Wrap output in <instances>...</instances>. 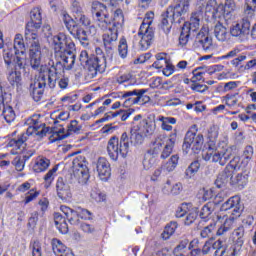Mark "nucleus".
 <instances>
[{
	"mask_svg": "<svg viewBox=\"0 0 256 256\" xmlns=\"http://www.w3.org/2000/svg\"><path fill=\"white\" fill-rule=\"evenodd\" d=\"M91 11L99 29L106 31L103 34L104 46L106 49H113L117 43V39H119V32L123 29L125 23L123 11L121 9L115 10L111 18L107 6L99 1L92 3Z\"/></svg>",
	"mask_w": 256,
	"mask_h": 256,
	"instance_id": "obj_1",
	"label": "nucleus"
},
{
	"mask_svg": "<svg viewBox=\"0 0 256 256\" xmlns=\"http://www.w3.org/2000/svg\"><path fill=\"white\" fill-rule=\"evenodd\" d=\"M63 69H65V64L58 61L48 69V74L40 72L39 75L35 76L34 80L30 83V93L34 101H41L47 83L50 89H53L57 82L60 89H67L69 87V78L61 77Z\"/></svg>",
	"mask_w": 256,
	"mask_h": 256,
	"instance_id": "obj_2",
	"label": "nucleus"
},
{
	"mask_svg": "<svg viewBox=\"0 0 256 256\" xmlns=\"http://www.w3.org/2000/svg\"><path fill=\"white\" fill-rule=\"evenodd\" d=\"M26 125H28L26 133L10 139L7 143V147H11L13 149V155H19V153H22L24 161H29V159L35 155V151L25 150V141H27L31 135L36 137H43L44 135H47V128H45V123L41 122V116L39 114H34L28 118L26 120Z\"/></svg>",
	"mask_w": 256,
	"mask_h": 256,
	"instance_id": "obj_3",
	"label": "nucleus"
},
{
	"mask_svg": "<svg viewBox=\"0 0 256 256\" xmlns=\"http://www.w3.org/2000/svg\"><path fill=\"white\" fill-rule=\"evenodd\" d=\"M219 137V127L212 126L208 130V148L203 152L202 157L204 161L211 163H219L222 167L227 165L229 159L233 156V148L229 146L227 140H222L215 145V140Z\"/></svg>",
	"mask_w": 256,
	"mask_h": 256,
	"instance_id": "obj_4",
	"label": "nucleus"
},
{
	"mask_svg": "<svg viewBox=\"0 0 256 256\" xmlns=\"http://www.w3.org/2000/svg\"><path fill=\"white\" fill-rule=\"evenodd\" d=\"M145 139L143 134L138 132L135 128H131L130 136L127 132H124L120 140L117 137H111L107 144V153L112 161H117L119 157L125 159L129 155V143L137 147V145H143Z\"/></svg>",
	"mask_w": 256,
	"mask_h": 256,
	"instance_id": "obj_5",
	"label": "nucleus"
},
{
	"mask_svg": "<svg viewBox=\"0 0 256 256\" xmlns=\"http://www.w3.org/2000/svg\"><path fill=\"white\" fill-rule=\"evenodd\" d=\"M31 22L26 25L25 39L29 45V59L32 69H39L43 61V53L41 52V44L37 33L31 31V27L41 25V9L34 8L30 12Z\"/></svg>",
	"mask_w": 256,
	"mask_h": 256,
	"instance_id": "obj_6",
	"label": "nucleus"
},
{
	"mask_svg": "<svg viewBox=\"0 0 256 256\" xmlns=\"http://www.w3.org/2000/svg\"><path fill=\"white\" fill-rule=\"evenodd\" d=\"M50 45L54 50L55 56L62 59L64 69L71 71L75 65V42H73V39L61 32L51 38Z\"/></svg>",
	"mask_w": 256,
	"mask_h": 256,
	"instance_id": "obj_7",
	"label": "nucleus"
},
{
	"mask_svg": "<svg viewBox=\"0 0 256 256\" xmlns=\"http://www.w3.org/2000/svg\"><path fill=\"white\" fill-rule=\"evenodd\" d=\"M96 56L89 58L87 50H82L79 56L80 65L86 67L88 79H95L97 73H105L107 69V58L100 48L96 49Z\"/></svg>",
	"mask_w": 256,
	"mask_h": 256,
	"instance_id": "obj_8",
	"label": "nucleus"
},
{
	"mask_svg": "<svg viewBox=\"0 0 256 256\" xmlns=\"http://www.w3.org/2000/svg\"><path fill=\"white\" fill-rule=\"evenodd\" d=\"M72 179H76L80 185H85L89 181V168H87V162L85 157L77 156L72 161Z\"/></svg>",
	"mask_w": 256,
	"mask_h": 256,
	"instance_id": "obj_9",
	"label": "nucleus"
},
{
	"mask_svg": "<svg viewBox=\"0 0 256 256\" xmlns=\"http://www.w3.org/2000/svg\"><path fill=\"white\" fill-rule=\"evenodd\" d=\"M62 21L69 33H71L75 39H78L83 47H87V45H89L87 31L79 28V26H77V22H75V20H73L69 14H63Z\"/></svg>",
	"mask_w": 256,
	"mask_h": 256,
	"instance_id": "obj_10",
	"label": "nucleus"
},
{
	"mask_svg": "<svg viewBox=\"0 0 256 256\" xmlns=\"http://www.w3.org/2000/svg\"><path fill=\"white\" fill-rule=\"evenodd\" d=\"M237 11V3H235V0H225L224 4L216 5L213 11V17L214 19H220V21H226L229 22L232 19H234L235 13Z\"/></svg>",
	"mask_w": 256,
	"mask_h": 256,
	"instance_id": "obj_11",
	"label": "nucleus"
},
{
	"mask_svg": "<svg viewBox=\"0 0 256 256\" xmlns=\"http://www.w3.org/2000/svg\"><path fill=\"white\" fill-rule=\"evenodd\" d=\"M241 204L238 205L236 208L234 207L232 210L228 211L227 214H220L217 216L218 221H221V219H225L222 226H220L217 230V235H225L227 231L230 229H233V225L235 224V221L241 217Z\"/></svg>",
	"mask_w": 256,
	"mask_h": 256,
	"instance_id": "obj_12",
	"label": "nucleus"
},
{
	"mask_svg": "<svg viewBox=\"0 0 256 256\" xmlns=\"http://www.w3.org/2000/svg\"><path fill=\"white\" fill-rule=\"evenodd\" d=\"M175 141H177V132H174L169 135L168 138H157L154 144V153H161V159H167L171 153H173V147H175Z\"/></svg>",
	"mask_w": 256,
	"mask_h": 256,
	"instance_id": "obj_13",
	"label": "nucleus"
},
{
	"mask_svg": "<svg viewBox=\"0 0 256 256\" xmlns=\"http://www.w3.org/2000/svg\"><path fill=\"white\" fill-rule=\"evenodd\" d=\"M80 131L81 126H79V122L77 120H72L68 125L67 131H65V128L54 130L49 136V140L51 143H55V141H63V139H67L71 133H79Z\"/></svg>",
	"mask_w": 256,
	"mask_h": 256,
	"instance_id": "obj_14",
	"label": "nucleus"
},
{
	"mask_svg": "<svg viewBox=\"0 0 256 256\" xmlns=\"http://www.w3.org/2000/svg\"><path fill=\"white\" fill-rule=\"evenodd\" d=\"M138 37L140 38L139 45L141 51H147V49L153 44V40L155 39V31L151 26H140Z\"/></svg>",
	"mask_w": 256,
	"mask_h": 256,
	"instance_id": "obj_15",
	"label": "nucleus"
},
{
	"mask_svg": "<svg viewBox=\"0 0 256 256\" xmlns=\"http://www.w3.org/2000/svg\"><path fill=\"white\" fill-rule=\"evenodd\" d=\"M204 138L202 134H196L191 131L186 133L183 149L187 151L188 149H192V151H201L203 147Z\"/></svg>",
	"mask_w": 256,
	"mask_h": 256,
	"instance_id": "obj_16",
	"label": "nucleus"
},
{
	"mask_svg": "<svg viewBox=\"0 0 256 256\" xmlns=\"http://www.w3.org/2000/svg\"><path fill=\"white\" fill-rule=\"evenodd\" d=\"M12 49H14V53L16 55V65L21 69V67H23V63H25V53L27 52L23 35H15Z\"/></svg>",
	"mask_w": 256,
	"mask_h": 256,
	"instance_id": "obj_17",
	"label": "nucleus"
},
{
	"mask_svg": "<svg viewBox=\"0 0 256 256\" xmlns=\"http://www.w3.org/2000/svg\"><path fill=\"white\" fill-rule=\"evenodd\" d=\"M133 128H135L138 133L144 135L147 138L151 137V135L155 133V129H157V124H155V118L149 116L140 121L137 125L133 126Z\"/></svg>",
	"mask_w": 256,
	"mask_h": 256,
	"instance_id": "obj_18",
	"label": "nucleus"
},
{
	"mask_svg": "<svg viewBox=\"0 0 256 256\" xmlns=\"http://www.w3.org/2000/svg\"><path fill=\"white\" fill-rule=\"evenodd\" d=\"M168 15L179 19L189 13V0H177L167 8Z\"/></svg>",
	"mask_w": 256,
	"mask_h": 256,
	"instance_id": "obj_19",
	"label": "nucleus"
},
{
	"mask_svg": "<svg viewBox=\"0 0 256 256\" xmlns=\"http://www.w3.org/2000/svg\"><path fill=\"white\" fill-rule=\"evenodd\" d=\"M251 31V22L249 19L243 18L240 22L233 24L230 27V35L232 37H239V39H243V37H247L249 32Z\"/></svg>",
	"mask_w": 256,
	"mask_h": 256,
	"instance_id": "obj_20",
	"label": "nucleus"
},
{
	"mask_svg": "<svg viewBox=\"0 0 256 256\" xmlns=\"http://www.w3.org/2000/svg\"><path fill=\"white\" fill-rule=\"evenodd\" d=\"M213 249H215L214 256H235L239 255V251H241V246H225L223 241L217 240L213 244Z\"/></svg>",
	"mask_w": 256,
	"mask_h": 256,
	"instance_id": "obj_21",
	"label": "nucleus"
},
{
	"mask_svg": "<svg viewBox=\"0 0 256 256\" xmlns=\"http://www.w3.org/2000/svg\"><path fill=\"white\" fill-rule=\"evenodd\" d=\"M96 171L101 181H107L111 177V164L106 158H99L96 162Z\"/></svg>",
	"mask_w": 256,
	"mask_h": 256,
	"instance_id": "obj_22",
	"label": "nucleus"
},
{
	"mask_svg": "<svg viewBox=\"0 0 256 256\" xmlns=\"http://www.w3.org/2000/svg\"><path fill=\"white\" fill-rule=\"evenodd\" d=\"M196 39L202 45L204 51H211L213 49V39L209 36V27L203 26Z\"/></svg>",
	"mask_w": 256,
	"mask_h": 256,
	"instance_id": "obj_23",
	"label": "nucleus"
},
{
	"mask_svg": "<svg viewBox=\"0 0 256 256\" xmlns=\"http://www.w3.org/2000/svg\"><path fill=\"white\" fill-rule=\"evenodd\" d=\"M203 19V10H198L192 13L189 22H186L183 27H187L188 31L195 33L201 27Z\"/></svg>",
	"mask_w": 256,
	"mask_h": 256,
	"instance_id": "obj_24",
	"label": "nucleus"
},
{
	"mask_svg": "<svg viewBox=\"0 0 256 256\" xmlns=\"http://www.w3.org/2000/svg\"><path fill=\"white\" fill-rule=\"evenodd\" d=\"M52 251L56 256H75L73 251L65 246L59 239L52 240Z\"/></svg>",
	"mask_w": 256,
	"mask_h": 256,
	"instance_id": "obj_25",
	"label": "nucleus"
},
{
	"mask_svg": "<svg viewBox=\"0 0 256 256\" xmlns=\"http://www.w3.org/2000/svg\"><path fill=\"white\" fill-rule=\"evenodd\" d=\"M56 191L59 199H62V201L71 199V188L69 187V184L63 181V178H58L56 183Z\"/></svg>",
	"mask_w": 256,
	"mask_h": 256,
	"instance_id": "obj_26",
	"label": "nucleus"
},
{
	"mask_svg": "<svg viewBox=\"0 0 256 256\" xmlns=\"http://www.w3.org/2000/svg\"><path fill=\"white\" fill-rule=\"evenodd\" d=\"M135 113L134 109H127V110H118L116 112H107L104 115L103 121H110V119H115V117H120L121 121H127L132 114Z\"/></svg>",
	"mask_w": 256,
	"mask_h": 256,
	"instance_id": "obj_27",
	"label": "nucleus"
},
{
	"mask_svg": "<svg viewBox=\"0 0 256 256\" xmlns=\"http://www.w3.org/2000/svg\"><path fill=\"white\" fill-rule=\"evenodd\" d=\"M49 165H51V160L43 156H39L34 160L32 169L34 173H43L49 169Z\"/></svg>",
	"mask_w": 256,
	"mask_h": 256,
	"instance_id": "obj_28",
	"label": "nucleus"
},
{
	"mask_svg": "<svg viewBox=\"0 0 256 256\" xmlns=\"http://www.w3.org/2000/svg\"><path fill=\"white\" fill-rule=\"evenodd\" d=\"M145 93H147V89H135L132 91L125 92L122 97L124 99H127V97H133V95H138V105H145V103H149V101H151V97L145 95Z\"/></svg>",
	"mask_w": 256,
	"mask_h": 256,
	"instance_id": "obj_29",
	"label": "nucleus"
},
{
	"mask_svg": "<svg viewBox=\"0 0 256 256\" xmlns=\"http://www.w3.org/2000/svg\"><path fill=\"white\" fill-rule=\"evenodd\" d=\"M233 178V170H229V168H225L217 177L215 181L216 187L221 189V187H225L227 183L231 184V179Z\"/></svg>",
	"mask_w": 256,
	"mask_h": 256,
	"instance_id": "obj_30",
	"label": "nucleus"
},
{
	"mask_svg": "<svg viewBox=\"0 0 256 256\" xmlns=\"http://www.w3.org/2000/svg\"><path fill=\"white\" fill-rule=\"evenodd\" d=\"M60 211H62L68 219L70 225H79V213H77V211L65 205L60 206Z\"/></svg>",
	"mask_w": 256,
	"mask_h": 256,
	"instance_id": "obj_31",
	"label": "nucleus"
},
{
	"mask_svg": "<svg viewBox=\"0 0 256 256\" xmlns=\"http://www.w3.org/2000/svg\"><path fill=\"white\" fill-rule=\"evenodd\" d=\"M157 121L160 123L162 131L171 132L173 131V125L177 123V118L160 115L157 117Z\"/></svg>",
	"mask_w": 256,
	"mask_h": 256,
	"instance_id": "obj_32",
	"label": "nucleus"
},
{
	"mask_svg": "<svg viewBox=\"0 0 256 256\" xmlns=\"http://www.w3.org/2000/svg\"><path fill=\"white\" fill-rule=\"evenodd\" d=\"M54 223L60 233L64 235L68 233L69 226L67 225V221L59 212L54 213Z\"/></svg>",
	"mask_w": 256,
	"mask_h": 256,
	"instance_id": "obj_33",
	"label": "nucleus"
},
{
	"mask_svg": "<svg viewBox=\"0 0 256 256\" xmlns=\"http://www.w3.org/2000/svg\"><path fill=\"white\" fill-rule=\"evenodd\" d=\"M241 205V198L239 196H232L226 202H224L221 207L220 211H231V209H235Z\"/></svg>",
	"mask_w": 256,
	"mask_h": 256,
	"instance_id": "obj_34",
	"label": "nucleus"
},
{
	"mask_svg": "<svg viewBox=\"0 0 256 256\" xmlns=\"http://www.w3.org/2000/svg\"><path fill=\"white\" fill-rule=\"evenodd\" d=\"M215 207H217L215 202H208L205 204L200 210V218L204 219V221L211 219V215L215 212Z\"/></svg>",
	"mask_w": 256,
	"mask_h": 256,
	"instance_id": "obj_35",
	"label": "nucleus"
},
{
	"mask_svg": "<svg viewBox=\"0 0 256 256\" xmlns=\"http://www.w3.org/2000/svg\"><path fill=\"white\" fill-rule=\"evenodd\" d=\"M214 35L218 41H227V37H229V33L227 32V28L223 26L221 23H217L214 27Z\"/></svg>",
	"mask_w": 256,
	"mask_h": 256,
	"instance_id": "obj_36",
	"label": "nucleus"
},
{
	"mask_svg": "<svg viewBox=\"0 0 256 256\" xmlns=\"http://www.w3.org/2000/svg\"><path fill=\"white\" fill-rule=\"evenodd\" d=\"M248 181H249V176L245 174L239 173V174H236L235 176H233L232 174L231 185H235L240 189H243L245 185H247Z\"/></svg>",
	"mask_w": 256,
	"mask_h": 256,
	"instance_id": "obj_37",
	"label": "nucleus"
},
{
	"mask_svg": "<svg viewBox=\"0 0 256 256\" xmlns=\"http://www.w3.org/2000/svg\"><path fill=\"white\" fill-rule=\"evenodd\" d=\"M189 239L185 238L179 242L178 245L173 249L174 256H185L187 251H189Z\"/></svg>",
	"mask_w": 256,
	"mask_h": 256,
	"instance_id": "obj_38",
	"label": "nucleus"
},
{
	"mask_svg": "<svg viewBox=\"0 0 256 256\" xmlns=\"http://www.w3.org/2000/svg\"><path fill=\"white\" fill-rule=\"evenodd\" d=\"M176 17L173 15L166 13L162 15V21H161V27L164 31V33H169L171 31V24L175 22Z\"/></svg>",
	"mask_w": 256,
	"mask_h": 256,
	"instance_id": "obj_39",
	"label": "nucleus"
},
{
	"mask_svg": "<svg viewBox=\"0 0 256 256\" xmlns=\"http://www.w3.org/2000/svg\"><path fill=\"white\" fill-rule=\"evenodd\" d=\"M2 117L6 121V123L11 124L13 123V121H15L17 115L15 114V110H13V107L9 105H3Z\"/></svg>",
	"mask_w": 256,
	"mask_h": 256,
	"instance_id": "obj_40",
	"label": "nucleus"
},
{
	"mask_svg": "<svg viewBox=\"0 0 256 256\" xmlns=\"http://www.w3.org/2000/svg\"><path fill=\"white\" fill-rule=\"evenodd\" d=\"M3 59L5 65H11V63H15L17 65V55H15V50L13 48L4 49Z\"/></svg>",
	"mask_w": 256,
	"mask_h": 256,
	"instance_id": "obj_41",
	"label": "nucleus"
},
{
	"mask_svg": "<svg viewBox=\"0 0 256 256\" xmlns=\"http://www.w3.org/2000/svg\"><path fill=\"white\" fill-rule=\"evenodd\" d=\"M7 81L11 86L20 83V81H23V77L21 76V72L17 70H9L7 72Z\"/></svg>",
	"mask_w": 256,
	"mask_h": 256,
	"instance_id": "obj_42",
	"label": "nucleus"
},
{
	"mask_svg": "<svg viewBox=\"0 0 256 256\" xmlns=\"http://www.w3.org/2000/svg\"><path fill=\"white\" fill-rule=\"evenodd\" d=\"M155 57L156 61L152 64V67L155 69H163V67H165L169 61L166 53H158Z\"/></svg>",
	"mask_w": 256,
	"mask_h": 256,
	"instance_id": "obj_43",
	"label": "nucleus"
},
{
	"mask_svg": "<svg viewBox=\"0 0 256 256\" xmlns=\"http://www.w3.org/2000/svg\"><path fill=\"white\" fill-rule=\"evenodd\" d=\"M175 231H177V222H170L165 228L162 233V239L164 241H167V239H171L172 235L175 234Z\"/></svg>",
	"mask_w": 256,
	"mask_h": 256,
	"instance_id": "obj_44",
	"label": "nucleus"
},
{
	"mask_svg": "<svg viewBox=\"0 0 256 256\" xmlns=\"http://www.w3.org/2000/svg\"><path fill=\"white\" fill-rule=\"evenodd\" d=\"M90 199H92L94 203H103V201H106L107 196L105 193L101 192V190L94 188L90 192Z\"/></svg>",
	"mask_w": 256,
	"mask_h": 256,
	"instance_id": "obj_45",
	"label": "nucleus"
},
{
	"mask_svg": "<svg viewBox=\"0 0 256 256\" xmlns=\"http://www.w3.org/2000/svg\"><path fill=\"white\" fill-rule=\"evenodd\" d=\"M232 237L235 241H237L238 247H241L244 243L243 237H245V228L243 226H240L234 229Z\"/></svg>",
	"mask_w": 256,
	"mask_h": 256,
	"instance_id": "obj_46",
	"label": "nucleus"
},
{
	"mask_svg": "<svg viewBox=\"0 0 256 256\" xmlns=\"http://www.w3.org/2000/svg\"><path fill=\"white\" fill-rule=\"evenodd\" d=\"M198 1V9L199 11H203L206 5V11H211V8L215 10V7H217V0H197Z\"/></svg>",
	"mask_w": 256,
	"mask_h": 256,
	"instance_id": "obj_47",
	"label": "nucleus"
},
{
	"mask_svg": "<svg viewBox=\"0 0 256 256\" xmlns=\"http://www.w3.org/2000/svg\"><path fill=\"white\" fill-rule=\"evenodd\" d=\"M223 103L228 107H236L239 103V94H227L226 96L222 97Z\"/></svg>",
	"mask_w": 256,
	"mask_h": 256,
	"instance_id": "obj_48",
	"label": "nucleus"
},
{
	"mask_svg": "<svg viewBox=\"0 0 256 256\" xmlns=\"http://www.w3.org/2000/svg\"><path fill=\"white\" fill-rule=\"evenodd\" d=\"M59 167L54 166L51 170L47 172V174L44 176V181H45V187H50L51 183L55 181V177L57 176V171Z\"/></svg>",
	"mask_w": 256,
	"mask_h": 256,
	"instance_id": "obj_49",
	"label": "nucleus"
},
{
	"mask_svg": "<svg viewBox=\"0 0 256 256\" xmlns=\"http://www.w3.org/2000/svg\"><path fill=\"white\" fill-rule=\"evenodd\" d=\"M177 165H179V156L172 155L168 162L164 165V169L168 171V173H171V171H175Z\"/></svg>",
	"mask_w": 256,
	"mask_h": 256,
	"instance_id": "obj_50",
	"label": "nucleus"
},
{
	"mask_svg": "<svg viewBox=\"0 0 256 256\" xmlns=\"http://www.w3.org/2000/svg\"><path fill=\"white\" fill-rule=\"evenodd\" d=\"M118 52L122 59H125L129 53V46L127 45V39L122 37L119 41Z\"/></svg>",
	"mask_w": 256,
	"mask_h": 256,
	"instance_id": "obj_51",
	"label": "nucleus"
},
{
	"mask_svg": "<svg viewBox=\"0 0 256 256\" xmlns=\"http://www.w3.org/2000/svg\"><path fill=\"white\" fill-rule=\"evenodd\" d=\"M41 193L35 189H31L25 194L24 199L22 200L23 205H29L32 201H35Z\"/></svg>",
	"mask_w": 256,
	"mask_h": 256,
	"instance_id": "obj_52",
	"label": "nucleus"
},
{
	"mask_svg": "<svg viewBox=\"0 0 256 256\" xmlns=\"http://www.w3.org/2000/svg\"><path fill=\"white\" fill-rule=\"evenodd\" d=\"M191 33H193V32H190L189 28H187V26L182 27V31H181V34L179 37V44L182 47H185V45H187V43H189V38L191 37Z\"/></svg>",
	"mask_w": 256,
	"mask_h": 256,
	"instance_id": "obj_53",
	"label": "nucleus"
},
{
	"mask_svg": "<svg viewBox=\"0 0 256 256\" xmlns=\"http://www.w3.org/2000/svg\"><path fill=\"white\" fill-rule=\"evenodd\" d=\"M199 167H201V164H199V161L192 162L185 171L186 177L188 179L195 177V174L199 171Z\"/></svg>",
	"mask_w": 256,
	"mask_h": 256,
	"instance_id": "obj_54",
	"label": "nucleus"
},
{
	"mask_svg": "<svg viewBox=\"0 0 256 256\" xmlns=\"http://www.w3.org/2000/svg\"><path fill=\"white\" fill-rule=\"evenodd\" d=\"M215 197V193H213L212 189L201 188L198 191V198L202 199V201H209V199H213Z\"/></svg>",
	"mask_w": 256,
	"mask_h": 256,
	"instance_id": "obj_55",
	"label": "nucleus"
},
{
	"mask_svg": "<svg viewBox=\"0 0 256 256\" xmlns=\"http://www.w3.org/2000/svg\"><path fill=\"white\" fill-rule=\"evenodd\" d=\"M197 213V207H193L192 205L189 211L186 213L187 216L184 221L185 225H191L192 223H194L195 219H197Z\"/></svg>",
	"mask_w": 256,
	"mask_h": 256,
	"instance_id": "obj_56",
	"label": "nucleus"
},
{
	"mask_svg": "<svg viewBox=\"0 0 256 256\" xmlns=\"http://www.w3.org/2000/svg\"><path fill=\"white\" fill-rule=\"evenodd\" d=\"M256 0H251V4H246L244 15L246 19H252L255 16Z\"/></svg>",
	"mask_w": 256,
	"mask_h": 256,
	"instance_id": "obj_57",
	"label": "nucleus"
},
{
	"mask_svg": "<svg viewBox=\"0 0 256 256\" xmlns=\"http://www.w3.org/2000/svg\"><path fill=\"white\" fill-rule=\"evenodd\" d=\"M30 249L32 251V256H43V247L39 240H35L30 244Z\"/></svg>",
	"mask_w": 256,
	"mask_h": 256,
	"instance_id": "obj_58",
	"label": "nucleus"
},
{
	"mask_svg": "<svg viewBox=\"0 0 256 256\" xmlns=\"http://www.w3.org/2000/svg\"><path fill=\"white\" fill-rule=\"evenodd\" d=\"M192 206V203H182L181 206L176 211V217H185V215H187L189 209H191Z\"/></svg>",
	"mask_w": 256,
	"mask_h": 256,
	"instance_id": "obj_59",
	"label": "nucleus"
},
{
	"mask_svg": "<svg viewBox=\"0 0 256 256\" xmlns=\"http://www.w3.org/2000/svg\"><path fill=\"white\" fill-rule=\"evenodd\" d=\"M226 169L228 171H238V169H241V158L239 156L234 157L226 166Z\"/></svg>",
	"mask_w": 256,
	"mask_h": 256,
	"instance_id": "obj_60",
	"label": "nucleus"
},
{
	"mask_svg": "<svg viewBox=\"0 0 256 256\" xmlns=\"http://www.w3.org/2000/svg\"><path fill=\"white\" fill-rule=\"evenodd\" d=\"M27 160H25L23 157L21 156H16L13 161H12V165L15 167L16 171H23V169H25V162Z\"/></svg>",
	"mask_w": 256,
	"mask_h": 256,
	"instance_id": "obj_61",
	"label": "nucleus"
},
{
	"mask_svg": "<svg viewBox=\"0 0 256 256\" xmlns=\"http://www.w3.org/2000/svg\"><path fill=\"white\" fill-rule=\"evenodd\" d=\"M75 19L76 21H79L84 27H89V25H91V19H89V17H87L83 12L76 14Z\"/></svg>",
	"mask_w": 256,
	"mask_h": 256,
	"instance_id": "obj_62",
	"label": "nucleus"
},
{
	"mask_svg": "<svg viewBox=\"0 0 256 256\" xmlns=\"http://www.w3.org/2000/svg\"><path fill=\"white\" fill-rule=\"evenodd\" d=\"M215 232V223L210 224L209 226L205 227L201 232L200 235L203 239H206V237H211L213 233Z\"/></svg>",
	"mask_w": 256,
	"mask_h": 256,
	"instance_id": "obj_63",
	"label": "nucleus"
},
{
	"mask_svg": "<svg viewBox=\"0 0 256 256\" xmlns=\"http://www.w3.org/2000/svg\"><path fill=\"white\" fill-rule=\"evenodd\" d=\"M131 105H139L138 95L128 96V99H126L123 103V107H131Z\"/></svg>",
	"mask_w": 256,
	"mask_h": 256,
	"instance_id": "obj_64",
	"label": "nucleus"
}]
</instances>
